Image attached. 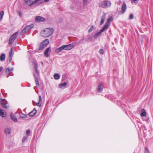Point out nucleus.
I'll use <instances>...</instances> for the list:
<instances>
[{"instance_id":"nucleus-46","label":"nucleus","mask_w":153,"mask_h":153,"mask_svg":"<svg viewBox=\"0 0 153 153\" xmlns=\"http://www.w3.org/2000/svg\"><path fill=\"white\" fill-rule=\"evenodd\" d=\"M13 68H11L10 69V71H13Z\"/></svg>"},{"instance_id":"nucleus-49","label":"nucleus","mask_w":153,"mask_h":153,"mask_svg":"<svg viewBox=\"0 0 153 153\" xmlns=\"http://www.w3.org/2000/svg\"><path fill=\"white\" fill-rule=\"evenodd\" d=\"M8 76H9L8 75H7V77H8Z\"/></svg>"},{"instance_id":"nucleus-20","label":"nucleus","mask_w":153,"mask_h":153,"mask_svg":"<svg viewBox=\"0 0 153 153\" xmlns=\"http://www.w3.org/2000/svg\"><path fill=\"white\" fill-rule=\"evenodd\" d=\"M28 136L27 135H25L22 138V142L23 143H25L27 141V139L28 137Z\"/></svg>"},{"instance_id":"nucleus-6","label":"nucleus","mask_w":153,"mask_h":153,"mask_svg":"<svg viewBox=\"0 0 153 153\" xmlns=\"http://www.w3.org/2000/svg\"><path fill=\"white\" fill-rule=\"evenodd\" d=\"M18 32H17L14 33L10 37L9 41V44L10 45L12 44L13 42L15 40L16 38V36L18 35Z\"/></svg>"},{"instance_id":"nucleus-18","label":"nucleus","mask_w":153,"mask_h":153,"mask_svg":"<svg viewBox=\"0 0 153 153\" xmlns=\"http://www.w3.org/2000/svg\"><path fill=\"white\" fill-rule=\"evenodd\" d=\"M113 19V17L112 16L110 17L107 19L106 23L110 25V22Z\"/></svg>"},{"instance_id":"nucleus-44","label":"nucleus","mask_w":153,"mask_h":153,"mask_svg":"<svg viewBox=\"0 0 153 153\" xmlns=\"http://www.w3.org/2000/svg\"><path fill=\"white\" fill-rule=\"evenodd\" d=\"M40 0H36V1H40ZM49 0H44V1L45 2H48L49 1Z\"/></svg>"},{"instance_id":"nucleus-1","label":"nucleus","mask_w":153,"mask_h":153,"mask_svg":"<svg viewBox=\"0 0 153 153\" xmlns=\"http://www.w3.org/2000/svg\"><path fill=\"white\" fill-rule=\"evenodd\" d=\"M54 29L52 28H48L45 29L41 32L42 36L47 37L51 35L53 33Z\"/></svg>"},{"instance_id":"nucleus-17","label":"nucleus","mask_w":153,"mask_h":153,"mask_svg":"<svg viewBox=\"0 0 153 153\" xmlns=\"http://www.w3.org/2000/svg\"><path fill=\"white\" fill-rule=\"evenodd\" d=\"M146 111L144 109L141 110V113L140 115L141 116H146Z\"/></svg>"},{"instance_id":"nucleus-34","label":"nucleus","mask_w":153,"mask_h":153,"mask_svg":"<svg viewBox=\"0 0 153 153\" xmlns=\"http://www.w3.org/2000/svg\"><path fill=\"white\" fill-rule=\"evenodd\" d=\"M36 110L35 108H34L33 110L32 111V112L33 113V115H35L36 113Z\"/></svg>"},{"instance_id":"nucleus-7","label":"nucleus","mask_w":153,"mask_h":153,"mask_svg":"<svg viewBox=\"0 0 153 153\" xmlns=\"http://www.w3.org/2000/svg\"><path fill=\"white\" fill-rule=\"evenodd\" d=\"M111 3L110 1H104L102 2L101 6L102 7H107L110 6Z\"/></svg>"},{"instance_id":"nucleus-15","label":"nucleus","mask_w":153,"mask_h":153,"mask_svg":"<svg viewBox=\"0 0 153 153\" xmlns=\"http://www.w3.org/2000/svg\"><path fill=\"white\" fill-rule=\"evenodd\" d=\"M39 101L37 103V105L39 107L41 106L42 104V97L41 96L39 95Z\"/></svg>"},{"instance_id":"nucleus-31","label":"nucleus","mask_w":153,"mask_h":153,"mask_svg":"<svg viewBox=\"0 0 153 153\" xmlns=\"http://www.w3.org/2000/svg\"><path fill=\"white\" fill-rule=\"evenodd\" d=\"M134 18V15L133 14L131 13L129 16V19H132Z\"/></svg>"},{"instance_id":"nucleus-42","label":"nucleus","mask_w":153,"mask_h":153,"mask_svg":"<svg viewBox=\"0 0 153 153\" xmlns=\"http://www.w3.org/2000/svg\"><path fill=\"white\" fill-rule=\"evenodd\" d=\"M34 65H35L34 68H35V69H37V64L36 63H34Z\"/></svg>"},{"instance_id":"nucleus-5","label":"nucleus","mask_w":153,"mask_h":153,"mask_svg":"<svg viewBox=\"0 0 153 153\" xmlns=\"http://www.w3.org/2000/svg\"><path fill=\"white\" fill-rule=\"evenodd\" d=\"M34 27V25L31 24L26 26L21 31V35L24 34L26 33L29 30L33 28Z\"/></svg>"},{"instance_id":"nucleus-8","label":"nucleus","mask_w":153,"mask_h":153,"mask_svg":"<svg viewBox=\"0 0 153 153\" xmlns=\"http://www.w3.org/2000/svg\"><path fill=\"white\" fill-rule=\"evenodd\" d=\"M64 50H69L72 49L74 47V46L72 44H70L66 45H63Z\"/></svg>"},{"instance_id":"nucleus-12","label":"nucleus","mask_w":153,"mask_h":153,"mask_svg":"<svg viewBox=\"0 0 153 153\" xmlns=\"http://www.w3.org/2000/svg\"><path fill=\"white\" fill-rule=\"evenodd\" d=\"M103 88V86L102 84H100L98 85V88L97 89V91L99 93L101 92Z\"/></svg>"},{"instance_id":"nucleus-37","label":"nucleus","mask_w":153,"mask_h":153,"mask_svg":"<svg viewBox=\"0 0 153 153\" xmlns=\"http://www.w3.org/2000/svg\"><path fill=\"white\" fill-rule=\"evenodd\" d=\"M18 13L19 14V16L21 17L22 16V12L20 11H18Z\"/></svg>"},{"instance_id":"nucleus-9","label":"nucleus","mask_w":153,"mask_h":153,"mask_svg":"<svg viewBox=\"0 0 153 153\" xmlns=\"http://www.w3.org/2000/svg\"><path fill=\"white\" fill-rule=\"evenodd\" d=\"M35 20L38 22H43L45 21V19L44 18L41 17L40 16L36 17L35 18Z\"/></svg>"},{"instance_id":"nucleus-43","label":"nucleus","mask_w":153,"mask_h":153,"mask_svg":"<svg viewBox=\"0 0 153 153\" xmlns=\"http://www.w3.org/2000/svg\"><path fill=\"white\" fill-rule=\"evenodd\" d=\"M3 68L2 66L0 67V73L3 70Z\"/></svg>"},{"instance_id":"nucleus-36","label":"nucleus","mask_w":153,"mask_h":153,"mask_svg":"<svg viewBox=\"0 0 153 153\" xmlns=\"http://www.w3.org/2000/svg\"><path fill=\"white\" fill-rule=\"evenodd\" d=\"M145 153H149V150L146 148H145Z\"/></svg>"},{"instance_id":"nucleus-48","label":"nucleus","mask_w":153,"mask_h":153,"mask_svg":"<svg viewBox=\"0 0 153 153\" xmlns=\"http://www.w3.org/2000/svg\"><path fill=\"white\" fill-rule=\"evenodd\" d=\"M83 1L84 2H87V0H83Z\"/></svg>"},{"instance_id":"nucleus-45","label":"nucleus","mask_w":153,"mask_h":153,"mask_svg":"<svg viewBox=\"0 0 153 153\" xmlns=\"http://www.w3.org/2000/svg\"><path fill=\"white\" fill-rule=\"evenodd\" d=\"M36 73L37 74H39V72L37 71V69H35Z\"/></svg>"},{"instance_id":"nucleus-33","label":"nucleus","mask_w":153,"mask_h":153,"mask_svg":"<svg viewBox=\"0 0 153 153\" xmlns=\"http://www.w3.org/2000/svg\"><path fill=\"white\" fill-rule=\"evenodd\" d=\"M36 110L35 108H34L33 110L32 111V112L33 113V115H35L36 113Z\"/></svg>"},{"instance_id":"nucleus-10","label":"nucleus","mask_w":153,"mask_h":153,"mask_svg":"<svg viewBox=\"0 0 153 153\" xmlns=\"http://www.w3.org/2000/svg\"><path fill=\"white\" fill-rule=\"evenodd\" d=\"M11 129L10 128H4V132L6 134H10L11 133Z\"/></svg>"},{"instance_id":"nucleus-14","label":"nucleus","mask_w":153,"mask_h":153,"mask_svg":"<svg viewBox=\"0 0 153 153\" xmlns=\"http://www.w3.org/2000/svg\"><path fill=\"white\" fill-rule=\"evenodd\" d=\"M50 49L49 48H48L45 50L44 52L45 55L46 57H48V52Z\"/></svg>"},{"instance_id":"nucleus-22","label":"nucleus","mask_w":153,"mask_h":153,"mask_svg":"<svg viewBox=\"0 0 153 153\" xmlns=\"http://www.w3.org/2000/svg\"><path fill=\"white\" fill-rule=\"evenodd\" d=\"M5 55L4 54H2L0 57V60L1 61H4L5 59Z\"/></svg>"},{"instance_id":"nucleus-38","label":"nucleus","mask_w":153,"mask_h":153,"mask_svg":"<svg viewBox=\"0 0 153 153\" xmlns=\"http://www.w3.org/2000/svg\"><path fill=\"white\" fill-rule=\"evenodd\" d=\"M28 115L29 116H31V117H32L34 115H33V113L32 112V111H31V112L29 113Z\"/></svg>"},{"instance_id":"nucleus-23","label":"nucleus","mask_w":153,"mask_h":153,"mask_svg":"<svg viewBox=\"0 0 153 153\" xmlns=\"http://www.w3.org/2000/svg\"><path fill=\"white\" fill-rule=\"evenodd\" d=\"M54 78L56 80H58L60 78V76L58 74L56 73L54 74Z\"/></svg>"},{"instance_id":"nucleus-25","label":"nucleus","mask_w":153,"mask_h":153,"mask_svg":"<svg viewBox=\"0 0 153 153\" xmlns=\"http://www.w3.org/2000/svg\"><path fill=\"white\" fill-rule=\"evenodd\" d=\"M13 49H14L12 47V48H11L10 50V53H9V55H10V56H13V53H14L13 52Z\"/></svg>"},{"instance_id":"nucleus-21","label":"nucleus","mask_w":153,"mask_h":153,"mask_svg":"<svg viewBox=\"0 0 153 153\" xmlns=\"http://www.w3.org/2000/svg\"><path fill=\"white\" fill-rule=\"evenodd\" d=\"M102 32H101V31L100 30L99 32H97L94 34V37L95 38H97L98 36L101 35Z\"/></svg>"},{"instance_id":"nucleus-27","label":"nucleus","mask_w":153,"mask_h":153,"mask_svg":"<svg viewBox=\"0 0 153 153\" xmlns=\"http://www.w3.org/2000/svg\"><path fill=\"white\" fill-rule=\"evenodd\" d=\"M4 14L3 11H1L0 12V21H1L2 19Z\"/></svg>"},{"instance_id":"nucleus-40","label":"nucleus","mask_w":153,"mask_h":153,"mask_svg":"<svg viewBox=\"0 0 153 153\" xmlns=\"http://www.w3.org/2000/svg\"><path fill=\"white\" fill-rule=\"evenodd\" d=\"M12 56H10L9 57V62H10L11 61L12 59Z\"/></svg>"},{"instance_id":"nucleus-29","label":"nucleus","mask_w":153,"mask_h":153,"mask_svg":"<svg viewBox=\"0 0 153 153\" xmlns=\"http://www.w3.org/2000/svg\"><path fill=\"white\" fill-rule=\"evenodd\" d=\"M126 4H123L122 6V10H126Z\"/></svg>"},{"instance_id":"nucleus-16","label":"nucleus","mask_w":153,"mask_h":153,"mask_svg":"<svg viewBox=\"0 0 153 153\" xmlns=\"http://www.w3.org/2000/svg\"><path fill=\"white\" fill-rule=\"evenodd\" d=\"M33 75V76H34V77L35 80V83H36V85L37 86H39V81H38V79H37V77H36V75H35V74H34Z\"/></svg>"},{"instance_id":"nucleus-39","label":"nucleus","mask_w":153,"mask_h":153,"mask_svg":"<svg viewBox=\"0 0 153 153\" xmlns=\"http://www.w3.org/2000/svg\"><path fill=\"white\" fill-rule=\"evenodd\" d=\"M10 68H9V67H8L7 68V69L6 70V72H7L8 71V72H10Z\"/></svg>"},{"instance_id":"nucleus-26","label":"nucleus","mask_w":153,"mask_h":153,"mask_svg":"<svg viewBox=\"0 0 153 153\" xmlns=\"http://www.w3.org/2000/svg\"><path fill=\"white\" fill-rule=\"evenodd\" d=\"M105 20V17L103 16L101 19V21L100 22V25H102L104 22Z\"/></svg>"},{"instance_id":"nucleus-35","label":"nucleus","mask_w":153,"mask_h":153,"mask_svg":"<svg viewBox=\"0 0 153 153\" xmlns=\"http://www.w3.org/2000/svg\"><path fill=\"white\" fill-rule=\"evenodd\" d=\"M99 52L100 54H103L104 53L103 50L102 49L100 50Z\"/></svg>"},{"instance_id":"nucleus-24","label":"nucleus","mask_w":153,"mask_h":153,"mask_svg":"<svg viewBox=\"0 0 153 153\" xmlns=\"http://www.w3.org/2000/svg\"><path fill=\"white\" fill-rule=\"evenodd\" d=\"M67 83L66 82H65L63 83H61L59 85V88H61L63 87H65Z\"/></svg>"},{"instance_id":"nucleus-11","label":"nucleus","mask_w":153,"mask_h":153,"mask_svg":"<svg viewBox=\"0 0 153 153\" xmlns=\"http://www.w3.org/2000/svg\"><path fill=\"white\" fill-rule=\"evenodd\" d=\"M110 25L106 23L103 27L100 30L101 32L104 31L105 30L107 29Z\"/></svg>"},{"instance_id":"nucleus-19","label":"nucleus","mask_w":153,"mask_h":153,"mask_svg":"<svg viewBox=\"0 0 153 153\" xmlns=\"http://www.w3.org/2000/svg\"><path fill=\"white\" fill-rule=\"evenodd\" d=\"M11 118L15 122H16L17 121V119L16 117L13 114H11L10 115Z\"/></svg>"},{"instance_id":"nucleus-3","label":"nucleus","mask_w":153,"mask_h":153,"mask_svg":"<svg viewBox=\"0 0 153 153\" xmlns=\"http://www.w3.org/2000/svg\"><path fill=\"white\" fill-rule=\"evenodd\" d=\"M49 41L48 39H46L44 40L40 44L39 50H42L47 47L49 44Z\"/></svg>"},{"instance_id":"nucleus-41","label":"nucleus","mask_w":153,"mask_h":153,"mask_svg":"<svg viewBox=\"0 0 153 153\" xmlns=\"http://www.w3.org/2000/svg\"><path fill=\"white\" fill-rule=\"evenodd\" d=\"M133 1L135 4L137 3L138 2V0H132Z\"/></svg>"},{"instance_id":"nucleus-4","label":"nucleus","mask_w":153,"mask_h":153,"mask_svg":"<svg viewBox=\"0 0 153 153\" xmlns=\"http://www.w3.org/2000/svg\"><path fill=\"white\" fill-rule=\"evenodd\" d=\"M0 100L1 105L3 108L5 109H8L9 108V105L6 103V101L5 100L1 99Z\"/></svg>"},{"instance_id":"nucleus-30","label":"nucleus","mask_w":153,"mask_h":153,"mask_svg":"<svg viewBox=\"0 0 153 153\" xmlns=\"http://www.w3.org/2000/svg\"><path fill=\"white\" fill-rule=\"evenodd\" d=\"M30 129L27 130L26 131V135H27V136L29 137L30 133Z\"/></svg>"},{"instance_id":"nucleus-2","label":"nucleus","mask_w":153,"mask_h":153,"mask_svg":"<svg viewBox=\"0 0 153 153\" xmlns=\"http://www.w3.org/2000/svg\"><path fill=\"white\" fill-rule=\"evenodd\" d=\"M24 1L29 6L33 5L35 6H37L42 3L41 2H39L38 1H36V0L33 1V0H24Z\"/></svg>"},{"instance_id":"nucleus-28","label":"nucleus","mask_w":153,"mask_h":153,"mask_svg":"<svg viewBox=\"0 0 153 153\" xmlns=\"http://www.w3.org/2000/svg\"><path fill=\"white\" fill-rule=\"evenodd\" d=\"M20 117L23 118H25L27 117V115L26 114H24L22 113H20L19 114Z\"/></svg>"},{"instance_id":"nucleus-47","label":"nucleus","mask_w":153,"mask_h":153,"mask_svg":"<svg viewBox=\"0 0 153 153\" xmlns=\"http://www.w3.org/2000/svg\"><path fill=\"white\" fill-rule=\"evenodd\" d=\"M125 10H122V13H124L125 12Z\"/></svg>"},{"instance_id":"nucleus-13","label":"nucleus","mask_w":153,"mask_h":153,"mask_svg":"<svg viewBox=\"0 0 153 153\" xmlns=\"http://www.w3.org/2000/svg\"><path fill=\"white\" fill-rule=\"evenodd\" d=\"M63 50H64V48L62 45L61 47L56 49L55 50V52L56 53H58L61 52Z\"/></svg>"},{"instance_id":"nucleus-32","label":"nucleus","mask_w":153,"mask_h":153,"mask_svg":"<svg viewBox=\"0 0 153 153\" xmlns=\"http://www.w3.org/2000/svg\"><path fill=\"white\" fill-rule=\"evenodd\" d=\"M94 28V27L93 26V25L91 26V27L88 30L89 32L90 33V32H91V31H92L93 30Z\"/></svg>"}]
</instances>
